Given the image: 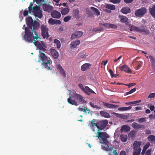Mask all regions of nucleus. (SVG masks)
I'll return each mask as SVG.
<instances>
[{
	"mask_svg": "<svg viewBox=\"0 0 155 155\" xmlns=\"http://www.w3.org/2000/svg\"><path fill=\"white\" fill-rule=\"evenodd\" d=\"M26 21L28 27L25 28V34L23 36L24 40L26 41L32 42L33 38L34 40L33 43L36 45V44L38 42L35 41V39L38 40L40 38L36 30L39 28L40 24L36 21H33L32 17L30 16L26 18Z\"/></svg>",
	"mask_w": 155,
	"mask_h": 155,
	"instance_id": "nucleus-1",
	"label": "nucleus"
},
{
	"mask_svg": "<svg viewBox=\"0 0 155 155\" xmlns=\"http://www.w3.org/2000/svg\"><path fill=\"white\" fill-rule=\"evenodd\" d=\"M108 124V121L107 120H104L100 121L97 122V137L99 140L100 143H107L108 141L106 138H109V136L106 132H101L104 128Z\"/></svg>",
	"mask_w": 155,
	"mask_h": 155,
	"instance_id": "nucleus-2",
	"label": "nucleus"
},
{
	"mask_svg": "<svg viewBox=\"0 0 155 155\" xmlns=\"http://www.w3.org/2000/svg\"><path fill=\"white\" fill-rule=\"evenodd\" d=\"M74 94L70 96L68 98L67 101L68 103L72 105L77 106L78 103L81 104H85L86 101L84 99V98L81 95L76 93L75 91H74Z\"/></svg>",
	"mask_w": 155,
	"mask_h": 155,
	"instance_id": "nucleus-3",
	"label": "nucleus"
},
{
	"mask_svg": "<svg viewBox=\"0 0 155 155\" xmlns=\"http://www.w3.org/2000/svg\"><path fill=\"white\" fill-rule=\"evenodd\" d=\"M39 61L42 62L41 64L43 65V68L47 69L48 70H51L52 68L49 67L50 64L52 63L50 58L48 57L44 53H41V51L39 50Z\"/></svg>",
	"mask_w": 155,
	"mask_h": 155,
	"instance_id": "nucleus-4",
	"label": "nucleus"
},
{
	"mask_svg": "<svg viewBox=\"0 0 155 155\" xmlns=\"http://www.w3.org/2000/svg\"><path fill=\"white\" fill-rule=\"evenodd\" d=\"M130 30L131 31H134L139 33H144L146 35L149 34V30L147 27L144 25H142L140 27H137L135 26L132 25H130Z\"/></svg>",
	"mask_w": 155,
	"mask_h": 155,
	"instance_id": "nucleus-5",
	"label": "nucleus"
},
{
	"mask_svg": "<svg viewBox=\"0 0 155 155\" xmlns=\"http://www.w3.org/2000/svg\"><path fill=\"white\" fill-rule=\"evenodd\" d=\"M141 144V143L140 141H135L133 144L134 147V151L133 155H139L140 153L141 149L140 148V146Z\"/></svg>",
	"mask_w": 155,
	"mask_h": 155,
	"instance_id": "nucleus-6",
	"label": "nucleus"
},
{
	"mask_svg": "<svg viewBox=\"0 0 155 155\" xmlns=\"http://www.w3.org/2000/svg\"><path fill=\"white\" fill-rule=\"evenodd\" d=\"M33 11L31 12L33 13L35 18H41L43 16L42 10L41 9L39 6L36 5L33 7Z\"/></svg>",
	"mask_w": 155,
	"mask_h": 155,
	"instance_id": "nucleus-7",
	"label": "nucleus"
},
{
	"mask_svg": "<svg viewBox=\"0 0 155 155\" xmlns=\"http://www.w3.org/2000/svg\"><path fill=\"white\" fill-rule=\"evenodd\" d=\"M41 30V35L44 38L48 39L49 37L48 34L49 29L47 27L46 25H42L40 27Z\"/></svg>",
	"mask_w": 155,
	"mask_h": 155,
	"instance_id": "nucleus-8",
	"label": "nucleus"
},
{
	"mask_svg": "<svg viewBox=\"0 0 155 155\" xmlns=\"http://www.w3.org/2000/svg\"><path fill=\"white\" fill-rule=\"evenodd\" d=\"M109 138H106L108 141V142L107 143H100L102 144L101 145V148L104 150L108 151L109 152L112 153V152L114 150V148L113 147H110V148H109V144L110 143V141L108 139Z\"/></svg>",
	"mask_w": 155,
	"mask_h": 155,
	"instance_id": "nucleus-9",
	"label": "nucleus"
},
{
	"mask_svg": "<svg viewBox=\"0 0 155 155\" xmlns=\"http://www.w3.org/2000/svg\"><path fill=\"white\" fill-rule=\"evenodd\" d=\"M147 12L146 8L144 7L141 8L140 9H137L135 11V14L138 17H142Z\"/></svg>",
	"mask_w": 155,
	"mask_h": 155,
	"instance_id": "nucleus-10",
	"label": "nucleus"
},
{
	"mask_svg": "<svg viewBox=\"0 0 155 155\" xmlns=\"http://www.w3.org/2000/svg\"><path fill=\"white\" fill-rule=\"evenodd\" d=\"M43 8L44 11L48 12H50L54 9L53 7L49 4H44L43 5Z\"/></svg>",
	"mask_w": 155,
	"mask_h": 155,
	"instance_id": "nucleus-11",
	"label": "nucleus"
},
{
	"mask_svg": "<svg viewBox=\"0 0 155 155\" xmlns=\"http://www.w3.org/2000/svg\"><path fill=\"white\" fill-rule=\"evenodd\" d=\"M119 69L122 71H124L128 74H131L132 71L131 69L127 66L124 65L119 67Z\"/></svg>",
	"mask_w": 155,
	"mask_h": 155,
	"instance_id": "nucleus-12",
	"label": "nucleus"
},
{
	"mask_svg": "<svg viewBox=\"0 0 155 155\" xmlns=\"http://www.w3.org/2000/svg\"><path fill=\"white\" fill-rule=\"evenodd\" d=\"M83 35V32L81 31H77L74 33L71 36V39H74L81 37Z\"/></svg>",
	"mask_w": 155,
	"mask_h": 155,
	"instance_id": "nucleus-13",
	"label": "nucleus"
},
{
	"mask_svg": "<svg viewBox=\"0 0 155 155\" xmlns=\"http://www.w3.org/2000/svg\"><path fill=\"white\" fill-rule=\"evenodd\" d=\"M96 119H93L91 121L89 125V126H90L91 130H92V131L93 132L95 131V130H94L95 126H96V127H97V122L96 123H95V122H96Z\"/></svg>",
	"mask_w": 155,
	"mask_h": 155,
	"instance_id": "nucleus-14",
	"label": "nucleus"
},
{
	"mask_svg": "<svg viewBox=\"0 0 155 155\" xmlns=\"http://www.w3.org/2000/svg\"><path fill=\"white\" fill-rule=\"evenodd\" d=\"M51 53L53 58L55 59H57L59 56L58 52L55 49L51 48Z\"/></svg>",
	"mask_w": 155,
	"mask_h": 155,
	"instance_id": "nucleus-15",
	"label": "nucleus"
},
{
	"mask_svg": "<svg viewBox=\"0 0 155 155\" xmlns=\"http://www.w3.org/2000/svg\"><path fill=\"white\" fill-rule=\"evenodd\" d=\"M57 68L59 71L60 73L64 78L66 77L65 72L64 69L60 64H58L57 66Z\"/></svg>",
	"mask_w": 155,
	"mask_h": 155,
	"instance_id": "nucleus-16",
	"label": "nucleus"
},
{
	"mask_svg": "<svg viewBox=\"0 0 155 155\" xmlns=\"http://www.w3.org/2000/svg\"><path fill=\"white\" fill-rule=\"evenodd\" d=\"M132 126L134 129H144L145 128V127L143 125L139 124L136 123H133L132 124Z\"/></svg>",
	"mask_w": 155,
	"mask_h": 155,
	"instance_id": "nucleus-17",
	"label": "nucleus"
},
{
	"mask_svg": "<svg viewBox=\"0 0 155 155\" xmlns=\"http://www.w3.org/2000/svg\"><path fill=\"white\" fill-rule=\"evenodd\" d=\"M51 15L53 18L57 19L59 18L61 16L60 13L56 10L52 12Z\"/></svg>",
	"mask_w": 155,
	"mask_h": 155,
	"instance_id": "nucleus-18",
	"label": "nucleus"
},
{
	"mask_svg": "<svg viewBox=\"0 0 155 155\" xmlns=\"http://www.w3.org/2000/svg\"><path fill=\"white\" fill-rule=\"evenodd\" d=\"M48 22L49 24L52 25L54 24L60 25L61 23V22L60 20L54 19L52 18H51L49 19Z\"/></svg>",
	"mask_w": 155,
	"mask_h": 155,
	"instance_id": "nucleus-19",
	"label": "nucleus"
},
{
	"mask_svg": "<svg viewBox=\"0 0 155 155\" xmlns=\"http://www.w3.org/2000/svg\"><path fill=\"white\" fill-rule=\"evenodd\" d=\"M103 103L104 106L110 108H116L119 107L118 105L108 104L104 102H103Z\"/></svg>",
	"mask_w": 155,
	"mask_h": 155,
	"instance_id": "nucleus-20",
	"label": "nucleus"
},
{
	"mask_svg": "<svg viewBox=\"0 0 155 155\" xmlns=\"http://www.w3.org/2000/svg\"><path fill=\"white\" fill-rule=\"evenodd\" d=\"M80 43V41L79 40H76L71 43L70 44L71 48H75Z\"/></svg>",
	"mask_w": 155,
	"mask_h": 155,
	"instance_id": "nucleus-21",
	"label": "nucleus"
},
{
	"mask_svg": "<svg viewBox=\"0 0 155 155\" xmlns=\"http://www.w3.org/2000/svg\"><path fill=\"white\" fill-rule=\"evenodd\" d=\"M119 18H120V21L121 22L125 23L126 25L129 24L128 19L127 17L124 16H119Z\"/></svg>",
	"mask_w": 155,
	"mask_h": 155,
	"instance_id": "nucleus-22",
	"label": "nucleus"
},
{
	"mask_svg": "<svg viewBox=\"0 0 155 155\" xmlns=\"http://www.w3.org/2000/svg\"><path fill=\"white\" fill-rule=\"evenodd\" d=\"M83 91L89 95L91 94V93L95 94L94 92L88 86L85 87L84 90Z\"/></svg>",
	"mask_w": 155,
	"mask_h": 155,
	"instance_id": "nucleus-23",
	"label": "nucleus"
},
{
	"mask_svg": "<svg viewBox=\"0 0 155 155\" xmlns=\"http://www.w3.org/2000/svg\"><path fill=\"white\" fill-rule=\"evenodd\" d=\"M102 25H104L105 27L106 28H110L113 29H116L117 28V27L116 25L113 24L105 23L102 24Z\"/></svg>",
	"mask_w": 155,
	"mask_h": 155,
	"instance_id": "nucleus-24",
	"label": "nucleus"
},
{
	"mask_svg": "<svg viewBox=\"0 0 155 155\" xmlns=\"http://www.w3.org/2000/svg\"><path fill=\"white\" fill-rule=\"evenodd\" d=\"M91 66V64L88 63H85L82 65L81 67V70L82 71H84L89 69Z\"/></svg>",
	"mask_w": 155,
	"mask_h": 155,
	"instance_id": "nucleus-25",
	"label": "nucleus"
},
{
	"mask_svg": "<svg viewBox=\"0 0 155 155\" xmlns=\"http://www.w3.org/2000/svg\"><path fill=\"white\" fill-rule=\"evenodd\" d=\"M120 11L123 13L124 14H127L130 12V9L128 7L122 8Z\"/></svg>",
	"mask_w": 155,
	"mask_h": 155,
	"instance_id": "nucleus-26",
	"label": "nucleus"
},
{
	"mask_svg": "<svg viewBox=\"0 0 155 155\" xmlns=\"http://www.w3.org/2000/svg\"><path fill=\"white\" fill-rule=\"evenodd\" d=\"M130 127L129 126L127 125H124L121 127L120 131L121 133H122L123 131L128 132L130 131Z\"/></svg>",
	"mask_w": 155,
	"mask_h": 155,
	"instance_id": "nucleus-27",
	"label": "nucleus"
},
{
	"mask_svg": "<svg viewBox=\"0 0 155 155\" xmlns=\"http://www.w3.org/2000/svg\"><path fill=\"white\" fill-rule=\"evenodd\" d=\"M91 9L92 10L94 15L97 16L100 15V12L97 8L93 7H91Z\"/></svg>",
	"mask_w": 155,
	"mask_h": 155,
	"instance_id": "nucleus-28",
	"label": "nucleus"
},
{
	"mask_svg": "<svg viewBox=\"0 0 155 155\" xmlns=\"http://www.w3.org/2000/svg\"><path fill=\"white\" fill-rule=\"evenodd\" d=\"M149 11L150 14L155 18V5L149 8Z\"/></svg>",
	"mask_w": 155,
	"mask_h": 155,
	"instance_id": "nucleus-29",
	"label": "nucleus"
},
{
	"mask_svg": "<svg viewBox=\"0 0 155 155\" xmlns=\"http://www.w3.org/2000/svg\"><path fill=\"white\" fill-rule=\"evenodd\" d=\"M69 9L68 7L63 8L61 11V13L62 15H65L69 13Z\"/></svg>",
	"mask_w": 155,
	"mask_h": 155,
	"instance_id": "nucleus-30",
	"label": "nucleus"
},
{
	"mask_svg": "<svg viewBox=\"0 0 155 155\" xmlns=\"http://www.w3.org/2000/svg\"><path fill=\"white\" fill-rule=\"evenodd\" d=\"M100 114L102 116L107 118H108L110 117L109 114L106 112L101 111L100 112Z\"/></svg>",
	"mask_w": 155,
	"mask_h": 155,
	"instance_id": "nucleus-31",
	"label": "nucleus"
},
{
	"mask_svg": "<svg viewBox=\"0 0 155 155\" xmlns=\"http://www.w3.org/2000/svg\"><path fill=\"white\" fill-rule=\"evenodd\" d=\"M149 58L151 61L153 68L155 70V59L152 56H149Z\"/></svg>",
	"mask_w": 155,
	"mask_h": 155,
	"instance_id": "nucleus-32",
	"label": "nucleus"
},
{
	"mask_svg": "<svg viewBox=\"0 0 155 155\" xmlns=\"http://www.w3.org/2000/svg\"><path fill=\"white\" fill-rule=\"evenodd\" d=\"M105 8L112 10L115 9V7L114 5H111L110 4H107L105 5Z\"/></svg>",
	"mask_w": 155,
	"mask_h": 155,
	"instance_id": "nucleus-33",
	"label": "nucleus"
},
{
	"mask_svg": "<svg viewBox=\"0 0 155 155\" xmlns=\"http://www.w3.org/2000/svg\"><path fill=\"white\" fill-rule=\"evenodd\" d=\"M78 110L79 111H83L84 112H85L86 111H87V112H86V113L87 114H88L90 111V110L88 109V108H86V107H84V109H83L82 108H80L79 107L78 108Z\"/></svg>",
	"mask_w": 155,
	"mask_h": 155,
	"instance_id": "nucleus-34",
	"label": "nucleus"
},
{
	"mask_svg": "<svg viewBox=\"0 0 155 155\" xmlns=\"http://www.w3.org/2000/svg\"><path fill=\"white\" fill-rule=\"evenodd\" d=\"M132 108L131 106H129V107H120L118 109V110L120 111H127L130 110Z\"/></svg>",
	"mask_w": 155,
	"mask_h": 155,
	"instance_id": "nucleus-35",
	"label": "nucleus"
},
{
	"mask_svg": "<svg viewBox=\"0 0 155 155\" xmlns=\"http://www.w3.org/2000/svg\"><path fill=\"white\" fill-rule=\"evenodd\" d=\"M150 145L149 143H147L143 147L142 151L141 152V154L143 155L147 149L148 148Z\"/></svg>",
	"mask_w": 155,
	"mask_h": 155,
	"instance_id": "nucleus-36",
	"label": "nucleus"
},
{
	"mask_svg": "<svg viewBox=\"0 0 155 155\" xmlns=\"http://www.w3.org/2000/svg\"><path fill=\"white\" fill-rule=\"evenodd\" d=\"M120 137L122 141L125 142L127 141V135L121 134Z\"/></svg>",
	"mask_w": 155,
	"mask_h": 155,
	"instance_id": "nucleus-37",
	"label": "nucleus"
},
{
	"mask_svg": "<svg viewBox=\"0 0 155 155\" xmlns=\"http://www.w3.org/2000/svg\"><path fill=\"white\" fill-rule=\"evenodd\" d=\"M40 39V38L39 39H38V40H36L35 39V41H37L38 42L36 44V45H35V46H38V48H39V49H40V50L41 51V50H42V51H44L45 50V48H43L41 45V44H40V43L38 41H36V40H39V39Z\"/></svg>",
	"mask_w": 155,
	"mask_h": 155,
	"instance_id": "nucleus-38",
	"label": "nucleus"
},
{
	"mask_svg": "<svg viewBox=\"0 0 155 155\" xmlns=\"http://www.w3.org/2000/svg\"><path fill=\"white\" fill-rule=\"evenodd\" d=\"M35 2V0H33V2H31L30 3L29 7H28L29 12L31 13L32 11H33V6L34 3Z\"/></svg>",
	"mask_w": 155,
	"mask_h": 155,
	"instance_id": "nucleus-39",
	"label": "nucleus"
},
{
	"mask_svg": "<svg viewBox=\"0 0 155 155\" xmlns=\"http://www.w3.org/2000/svg\"><path fill=\"white\" fill-rule=\"evenodd\" d=\"M90 105L93 108H95L97 110L100 109H101V107L98 106L97 105H94V103L92 102H90L89 103Z\"/></svg>",
	"mask_w": 155,
	"mask_h": 155,
	"instance_id": "nucleus-40",
	"label": "nucleus"
},
{
	"mask_svg": "<svg viewBox=\"0 0 155 155\" xmlns=\"http://www.w3.org/2000/svg\"><path fill=\"white\" fill-rule=\"evenodd\" d=\"M136 132L134 130L131 131L128 134L129 137L133 139L135 137Z\"/></svg>",
	"mask_w": 155,
	"mask_h": 155,
	"instance_id": "nucleus-41",
	"label": "nucleus"
},
{
	"mask_svg": "<svg viewBox=\"0 0 155 155\" xmlns=\"http://www.w3.org/2000/svg\"><path fill=\"white\" fill-rule=\"evenodd\" d=\"M149 141L151 142H155V136L152 135H150L148 137Z\"/></svg>",
	"mask_w": 155,
	"mask_h": 155,
	"instance_id": "nucleus-42",
	"label": "nucleus"
},
{
	"mask_svg": "<svg viewBox=\"0 0 155 155\" xmlns=\"http://www.w3.org/2000/svg\"><path fill=\"white\" fill-rule=\"evenodd\" d=\"M54 42L56 44V46L57 48H60L61 45L60 41L59 40L55 39L54 40Z\"/></svg>",
	"mask_w": 155,
	"mask_h": 155,
	"instance_id": "nucleus-43",
	"label": "nucleus"
},
{
	"mask_svg": "<svg viewBox=\"0 0 155 155\" xmlns=\"http://www.w3.org/2000/svg\"><path fill=\"white\" fill-rule=\"evenodd\" d=\"M114 114H115L117 117L120 118H124L126 117V116L124 114H119L115 113H114Z\"/></svg>",
	"mask_w": 155,
	"mask_h": 155,
	"instance_id": "nucleus-44",
	"label": "nucleus"
},
{
	"mask_svg": "<svg viewBox=\"0 0 155 155\" xmlns=\"http://www.w3.org/2000/svg\"><path fill=\"white\" fill-rule=\"evenodd\" d=\"M71 18V16L70 15L65 17L64 18V21L65 22H67L70 20Z\"/></svg>",
	"mask_w": 155,
	"mask_h": 155,
	"instance_id": "nucleus-45",
	"label": "nucleus"
},
{
	"mask_svg": "<svg viewBox=\"0 0 155 155\" xmlns=\"http://www.w3.org/2000/svg\"><path fill=\"white\" fill-rule=\"evenodd\" d=\"M110 2L114 4L119 3L120 2V0H110Z\"/></svg>",
	"mask_w": 155,
	"mask_h": 155,
	"instance_id": "nucleus-46",
	"label": "nucleus"
},
{
	"mask_svg": "<svg viewBox=\"0 0 155 155\" xmlns=\"http://www.w3.org/2000/svg\"><path fill=\"white\" fill-rule=\"evenodd\" d=\"M138 121L140 123H143L145 121L146 119L145 118H141L138 119Z\"/></svg>",
	"mask_w": 155,
	"mask_h": 155,
	"instance_id": "nucleus-47",
	"label": "nucleus"
},
{
	"mask_svg": "<svg viewBox=\"0 0 155 155\" xmlns=\"http://www.w3.org/2000/svg\"><path fill=\"white\" fill-rule=\"evenodd\" d=\"M155 97V93H150L148 96V98H152Z\"/></svg>",
	"mask_w": 155,
	"mask_h": 155,
	"instance_id": "nucleus-48",
	"label": "nucleus"
},
{
	"mask_svg": "<svg viewBox=\"0 0 155 155\" xmlns=\"http://www.w3.org/2000/svg\"><path fill=\"white\" fill-rule=\"evenodd\" d=\"M141 67V65L139 63H137L136 65V66L135 67V68L136 70L139 69Z\"/></svg>",
	"mask_w": 155,
	"mask_h": 155,
	"instance_id": "nucleus-49",
	"label": "nucleus"
},
{
	"mask_svg": "<svg viewBox=\"0 0 155 155\" xmlns=\"http://www.w3.org/2000/svg\"><path fill=\"white\" fill-rule=\"evenodd\" d=\"M103 29V28H101L100 29H99L98 28H94L92 31H93L94 32H97L98 31H101Z\"/></svg>",
	"mask_w": 155,
	"mask_h": 155,
	"instance_id": "nucleus-50",
	"label": "nucleus"
},
{
	"mask_svg": "<svg viewBox=\"0 0 155 155\" xmlns=\"http://www.w3.org/2000/svg\"><path fill=\"white\" fill-rule=\"evenodd\" d=\"M109 72L110 74V76L112 78H113L115 77L114 75V73L113 71L110 69L109 70Z\"/></svg>",
	"mask_w": 155,
	"mask_h": 155,
	"instance_id": "nucleus-51",
	"label": "nucleus"
},
{
	"mask_svg": "<svg viewBox=\"0 0 155 155\" xmlns=\"http://www.w3.org/2000/svg\"><path fill=\"white\" fill-rule=\"evenodd\" d=\"M79 87L82 90L84 91V90L85 87H84L82 85V84H78Z\"/></svg>",
	"mask_w": 155,
	"mask_h": 155,
	"instance_id": "nucleus-52",
	"label": "nucleus"
},
{
	"mask_svg": "<svg viewBox=\"0 0 155 155\" xmlns=\"http://www.w3.org/2000/svg\"><path fill=\"white\" fill-rule=\"evenodd\" d=\"M124 85L128 86L129 87H130L131 86H134L136 85V84L135 83H131L129 84H124Z\"/></svg>",
	"mask_w": 155,
	"mask_h": 155,
	"instance_id": "nucleus-53",
	"label": "nucleus"
},
{
	"mask_svg": "<svg viewBox=\"0 0 155 155\" xmlns=\"http://www.w3.org/2000/svg\"><path fill=\"white\" fill-rule=\"evenodd\" d=\"M141 102V100H139L138 101H134L131 102V104H134L138 103H140Z\"/></svg>",
	"mask_w": 155,
	"mask_h": 155,
	"instance_id": "nucleus-54",
	"label": "nucleus"
},
{
	"mask_svg": "<svg viewBox=\"0 0 155 155\" xmlns=\"http://www.w3.org/2000/svg\"><path fill=\"white\" fill-rule=\"evenodd\" d=\"M151 150L150 149L148 150L145 153V155H150Z\"/></svg>",
	"mask_w": 155,
	"mask_h": 155,
	"instance_id": "nucleus-55",
	"label": "nucleus"
},
{
	"mask_svg": "<svg viewBox=\"0 0 155 155\" xmlns=\"http://www.w3.org/2000/svg\"><path fill=\"white\" fill-rule=\"evenodd\" d=\"M29 11H28L27 10H25L24 13L23 15L26 16H27L28 14Z\"/></svg>",
	"mask_w": 155,
	"mask_h": 155,
	"instance_id": "nucleus-56",
	"label": "nucleus"
},
{
	"mask_svg": "<svg viewBox=\"0 0 155 155\" xmlns=\"http://www.w3.org/2000/svg\"><path fill=\"white\" fill-rule=\"evenodd\" d=\"M134 0H124V2L126 3H129L132 2Z\"/></svg>",
	"mask_w": 155,
	"mask_h": 155,
	"instance_id": "nucleus-57",
	"label": "nucleus"
},
{
	"mask_svg": "<svg viewBox=\"0 0 155 155\" xmlns=\"http://www.w3.org/2000/svg\"><path fill=\"white\" fill-rule=\"evenodd\" d=\"M87 14L89 16L92 17L93 16V14L91 11H89Z\"/></svg>",
	"mask_w": 155,
	"mask_h": 155,
	"instance_id": "nucleus-58",
	"label": "nucleus"
},
{
	"mask_svg": "<svg viewBox=\"0 0 155 155\" xmlns=\"http://www.w3.org/2000/svg\"><path fill=\"white\" fill-rule=\"evenodd\" d=\"M149 108L151 110L153 111L154 110L155 108V107L153 105H150V106Z\"/></svg>",
	"mask_w": 155,
	"mask_h": 155,
	"instance_id": "nucleus-59",
	"label": "nucleus"
},
{
	"mask_svg": "<svg viewBox=\"0 0 155 155\" xmlns=\"http://www.w3.org/2000/svg\"><path fill=\"white\" fill-rule=\"evenodd\" d=\"M35 1L38 4H41L42 0H35Z\"/></svg>",
	"mask_w": 155,
	"mask_h": 155,
	"instance_id": "nucleus-60",
	"label": "nucleus"
},
{
	"mask_svg": "<svg viewBox=\"0 0 155 155\" xmlns=\"http://www.w3.org/2000/svg\"><path fill=\"white\" fill-rule=\"evenodd\" d=\"M120 155H126V154L125 152L122 150L120 152Z\"/></svg>",
	"mask_w": 155,
	"mask_h": 155,
	"instance_id": "nucleus-61",
	"label": "nucleus"
},
{
	"mask_svg": "<svg viewBox=\"0 0 155 155\" xmlns=\"http://www.w3.org/2000/svg\"><path fill=\"white\" fill-rule=\"evenodd\" d=\"M145 132L146 134H151V131L149 130H146Z\"/></svg>",
	"mask_w": 155,
	"mask_h": 155,
	"instance_id": "nucleus-62",
	"label": "nucleus"
},
{
	"mask_svg": "<svg viewBox=\"0 0 155 155\" xmlns=\"http://www.w3.org/2000/svg\"><path fill=\"white\" fill-rule=\"evenodd\" d=\"M142 110V108L139 107H135V110Z\"/></svg>",
	"mask_w": 155,
	"mask_h": 155,
	"instance_id": "nucleus-63",
	"label": "nucleus"
},
{
	"mask_svg": "<svg viewBox=\"0 0 155 155\" xmlns=\"http://www.w3.org/2000/svg\"><path fill=\"white\" fill-rule=\"evenodd\" d=\"M112 153H113L115 155H118V154L117 153V151L116 150H114Z\"/></svg>",
	"mask_w": 155,
	"mask_h": 155,
	"instance_id": "nucleus-64",
	"label": "nucleus"
}]
</instances>
